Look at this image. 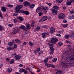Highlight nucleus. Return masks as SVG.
<instances>
[{
    "instance_id": "1",
    "label": "nucleus",
    "mask_w": 74,
    "mask_h": 74,
    "mask_svg": "<svg viewBox=\"0 0 74 74\" xmlns=\"http://www.w3.org/2000/svg\"><path fill=\"white\" fill-rule=\"evenodd\" d=\"M16 11V12L14 14H13V16H17L18 15V13L19 12V5L16 6V7L14 9Z\"/></svg>"
},
{
    "instance_id": "2",
    "label": "nucleus",
    "mask_w": 74,
    "mask_h": 74,
    "mask_svg": "<svg viewBox=\"0 0 74 74\" xmlns=\"http://www.w3.org/2000/svg\"><path fill=\"white\" fill-rule=\"evenodd\" d=\"M71 60H70V58L69 59L68 58H67L65 60V61L66 63H73V62H74V58H73L72 59H71Z\"/></svg>"
},
{
    "instance_id": "3",
    "label": "nucleus",
    "mask_w": 74,
    "mask_h": 74,
    "mask_svg": "<svg viewBox=\"0 0 74 74\" xmlns=\"http://www.w3.org/2000/svg\"><path fill=\"white\" fill-rule=\"evenodd\" d=\"M51 42L52 44H55L57 41H58V39L56 38H51Z\"/></svg>"
},
{
    "instance_id": "4",
    "label": "nucleus",
    "mask_w": 74,
    "mask_h": 74,
    "mask_svg": "<svg viewBox=\"0 0 74 74\" xmlns=\"http://www.w3.org/2000/svg\"><path fill=\"white\" fill-rule=\"evenodd\" d=\"M74 3V0H70L67 1L66 3V5H70L71 3Z\"/></svg>"
},
{
    "instance_id": "5",
    "label": "nucleus",
    "mask_w": 74,
    "mask_h": 74,
    "mask_svg": "<svg viewBox=\"0 0 74 74\" xmlns=\"http://www.w3.org/2000/svg\"><path fill=\"white\" fill-rule=\"evenodd\" d=\"M58 17L60 19H64L65 18V15L63 13H61L59 14Z\"/></svg>"
},
{
    "instance_id": "6",
    "label": "nucleus",
    "mask_w": 74,
    "mask_h": 74,
    "mask_svg": "<svg viewBox=\"0 0 74 74\" xmlns=\"http://www.w3.org/2000/svg\"><path fill=\"white\" fill-rule=\"evenodd\" d=\"M41 8H40L39 7H38L37 9L36 10V12H37V13H38V12H42V11H41Z\"/></svg>"
},
{
    "instance_id": "7",
    "label": "nucleus",
    "mask_w": 74,
    "mask_h": 74,
    "mask_svg": "<svg viewBox=\"0 0 74 74\" xmlns=\"http://www.w3.org/2000/svg\"><path fill=\"white\" fill-rule=\"evenodd\" d=\"M52 13L55 15H57L58 14V10L55 9H54L52 11Z\"/></svg>"
},
{
    "instance_id": "8",
    "label": "nucleus",
    "mask_w": 74,
    "mask_h": 74,
    "mask_svg": "<svg viewBox=\"0 0 74 74\" xmlns=\"http://www.w3.org/2000/svg\"><path fill=\"white\" fill-rule=\"evenodd\" d=\"M23 4L24 6H26V5H29L30 3V2L27 1H25V2L23 3Z\"/></svg>"
},
{
    "instance_id": "9",
    "label": "nucleus",
    "mask_w": 74,
    "mask_h": 74,
    "mask_svg": "<svg viewBox=\"0 0 74 74\" xmlns=\"http://www.w3.org/2000/svg\"><path fill=\"white\" fill-rule=\"evenodd\" d=\"M47 19L48 17H47V16H43L42 18V20L43 21H45L47 20Z\"/></svg>"
},
{
    "instance_id": "10",
    "label": "nucleus",
    "mask_w": 74,
    "mask_h": 74,
    "mask_svg": "<svg viewBox=\"0 0 74 74\" xmlns=\"http://www.w3.org/2000/svg\"><path fill=\"white\" fill-rule=\"evenodd\" d=\"M50 31L51 33H54L55 31V28H54V27H53L51 28Z\"/></svg>"
},
{
    "instance_id": "11",
    "label": "nucleus",
    "mask_w": 74,
    "mask_h": 74,
    "mask_svg": "<svg viewBox=\"0 0 74 74\" xmlns=\"http://www.w3.org/2000/svg\"><path fill=\"white\" fill-rule=\"evenodd\" d=\"M41 8H42V10H44V13L45 14H46L47 11V10H46L45 8L44 7V6H42L41 7Z\"/></svg>"
},
{
    "instance_id": "12",
    "label": "nucleus",
    "mask_w": 74,
    "mask_h": 74,
    "mask_svg": "<svg viewBox=\"0 0 74 74\" xmlns=\"http://www.w3.org/2000/svg\"><path fill=\"white\" fill-rule=\"evenodd\" d=\"M13 44H15V42L14 40H12V42H10L8 43V45L9 46H12Z\"/></svg>"
},
{
    "instance_id": "13",
    "label": "nucleus",
    "mask_w": 74,
    "mask_h": 74,
    "mask_svg": "<svg viewBox=\"0 0 74 74\" xmlns=\"http://www.w3.org/2000/svg\"><path fill=\"white\" fill-rule=\"evenodd\" d=\"M23 14H25L26 15H28L29 14V12L27 11H23Z\"/></svg>"
},
{
    "instance_id": "14",
    "label": "nucleus",
    "mask_w": 74,
    "mask_h": 74,
    "mask_svg": "<svg viewBox=\"0 0 74 74\" xmlns=\"http://www.w3.org/2000/svg\"><path fill=\"white\" fill-rule=\"evenodd\" d=\"M19 28L21 29H23V30H25L26 29V27L23 25H22L19 27Z\"/></svg>"
},
{
    "instance_id": "15",
    "label": "nucleus",
    "mask_w": 74,
    "mask_h": 74,
    "mask_svg": "<svg viewBox=\"0 0 74 74\" xmlns=\"http://www.w3.org/2000/svg\"><path fill=\"white\" fill-rule=\"evenodd\" d=\"M1 10L3 12H5L6 11V9L5 7L3 6L1 8Z\"/></svg>"
},
{
    "instance_id": "16",
    "label": "nucleus",
    "mask_w": 74,
    "mask_h": 74,
    "mask_svg": "<svg viewBox=\"0 0 74 74\" xmlns=\"http://www.w3.org/2000/svg\"><path fill=\"white\" fill-rule=\"evenodd\" d=\"M7 49L8 51H11V50H12V49H14V48L12 47L11 48V47H7Z\"/></svg>"
},
{
    "instance_id": "17",
    "label": "nucleus",
    "mask_w": 74,
    "mask_h": 74,
    "mask_svg": "<svg viewBox=\"0 0 74 74\" xmlns=\"http://www.w3.org/2000/svg\"><path fill=\"white\" fill-rule=\"evenodd\" d=\"M61 65H62L63 67H66V66H67L66 65V64H65V63L64 62H62L61 63Z\"/></svg>"
},
{
    "instance_id": "18",
    "label": "nucleus",
    "mask_w": 74,
    "mask_h": 74,
    "mask_svg": "<svg viewBox=\"0 0 74 74\" xmlns=\"http://www.w3.org/2000/svg\"><path fill=\"white\" fill-rule=\"evenodd\" d=\"M18 29L17 28L16 29V30H15L13 31L12 32L13 34H16V33L18 32Z\"/></svg>"
},
{
    "instance_id": "19",
    "label": "nucleus",
    "mask_w": 74,
    "mask_h": 74,
    "mask_svg": "<svg viewBox=\"0 0 74 74\" xmlns=\"http://www.w3.org/2000/svg\"><path fill=\"white\" fill-rule=\"evenodd\" d=\"M34 6H35V5L34 4H32L31 5H30L29 6V7L30 8L33 9L34 7Z\"/></svg>"
},
{
    "instance_id": "20",
    "label": "nucleus",
    "mask_w": 74,
    "mask_h": 74,
    "mask_svg": "<svg viewBox=\"0 0 74 74\" xmlns=\"http://www.w3.org/2000/svg\"><path fill=\"white\" fill-rule=\"evenodd\" d=\"M19 19L21 21H23V20H24L23 18L20 16L19 17Z\"/></svg>"
},
{
    "instance_id": "21",
    "label": "nucleus",
    "mask_w": 74,
    "mask_h": 74,
    "mask_svg": "<svg viewBox=\"0 0 74 74\" xmlns=\"http://www.w3.org/2000/svg\"><path fill=\"white\" fill-rule=\"evenodd\" d=\"M25 71V69H23V68L19 70V72L20 73H23Z\"/></svg>"
},
{
    "instance_id": "22",
    "label": "nucleus",
    "mask_w": 74,
    "mask_h": 74,
    "mask_svg": "<svg viewBox=\"0 0 74 74\" xmlns=\"http://www.w3.org/2000/svg\"><path fill=\"white\" fill-rule=\"evenodd\" d=\"M12 68H9L8 69V73H11L12 71Z\"/></svg>"
},
{
    "instance_id": "23",
    "label": "nucleus",
    "mask_w": 74,
    "mask_h": 74,
    "mask_svg": "<svg viewBox=\"0 0 74 74\" xmlns=\"http://www.w3.org/2000/svg\"><path fill=\"white\" fill-rule=\"evenodd\" d=\"M53 8H54V9H56V10H59V8L58 6H53Z\"/></svg>"
},
{
    "instance_id": "24",
    "label": "nucleus",
    "mask_w": 74,
    "mask_h": 74,
    "mask_svg": "<svg viewBox=\"0 0 74 74\" xmlns=\"http://www.w3.org/2000/svg\"><path fill=\"white\" fill-rule=\"evenodd\" d=\"M4 30V27L0 25V31H3Z\"/></svg>"
},
{
    "instance_id": "25",
    "label": "nucleus",
    "mask_w": 74,
    "mask_h": 74,
    "mask_svg": "<svg viewBox=\"0 0 74 74\" xmlns=\"http://www.w3.org/2000/svg\"><path fill=\"white\" fill-rule=\"evenodd\" d=\"M14 58L16 60H19V56L17 55L16 56L14 57Z\"/></svg>"
},
{
    "instance_id": "26",
    "label": "nucleus",
    "mask_w": 74,
    "mask_h": 74,
    "mask_svg": "<svg viewBox=\"0 0 74 74\" xmlns=\"http://www.w3.org/2000/svg\"><path fill=\"white\" fill-rule=\"evenodd\" d=\"M23 7V5H19V10H21V8H22V7Z\"/></svg>"
},
{
    "instance_id": "27",
    "label": "nucleus",
    "mask_w": 74,
    "mask_h": 74,
    "mask_svg": "<svg viewBox=\"0 0 74 74\" xmlns=\"http://www.w3.org/2000/svg\"><path fill=\"white\" fill-rule=\"evenodd\" d=\"M69 54V56L70 58H71V59H73L72 58L74 57V55H72V54L71 53H70V54Z\"/></svg>"
},
{
    "instance_id": "28",
    "label": "nucleus",
    "mask_w": 74,
    "mask_h": 74,
    "mask_svg": "<svg viewBox=\"0 0 74 74\" xmlns=\"http://www.w3.org/2000/svg\"><path fill=\"white\" fill-rule=\"evenodd\" d=\"M62 72L60 70H58L56 72V74H60Z\"/></svg>"
},
{
    "instance_id": "29",
    "label": "nucleus",
    "mask_w": 74,
    "mask_h": 74,
    "mask_svg": "<svg viewBox=\"0 0 74 74\" xmlns=\"http://www.w3.org/2000/svg\"><path fill=\"white\" fill-rule=\"evenodd\" d=\"M27 29H30V25L29 24H27L26 25Z\"/></svg>"
},
{
    "instance_id": "30",
    "label": "nucleus",
    "mask_w": 74,
    "mask_h": 74,
    "mask_svg": "<svg viewBox=\"0 0 74 74\" xmlns=\"http://www.w3.org/2000/svg\"><path fill=\"white\" fill-rule=\"evenodd\" d=\"M66 58H67V59H71V58H70V55L69 54H67L66 56Z\"/></svg>"
},
{
    "instance_id": "31",
    "label": "nucleus",
    "mask_w": 74,
    "mask_h": 74,
    "mask_svg": "<svg viewBox=\"0 0 74 74\" xmlns=\"http://www.w3.org/2000/svg\"><path fill=\"white\" fill-rule=\"evenodd\" d=\"M7 6L9 8H12L13 7V5H7Z\"/></svg>"
},
{
    "instance_id": "32",
    "label": "nucleus",
    "mask_w": 74,
    "mask_h": 74,
    "mask_svg": "<svg viewBox=\"0 0 74 74\" xmlns=\"http://www.w3.org/2000/svg\"><path fill=\"white\" fill-rule=\"evenodd\" d=\"M65 38H66L68 39V38H70V36H69V35H66L65 36Z\"/></svg>"
},
{
    "instance_id": "33",
    "label": "nucleus",
    "mask_w": 74,
    "mask_h": 74,
    "mask_svg": "<svg viewBox=\"0 0 74 74\" xmlns=\"http://www.w3.org/2000/svg\"><path fill=\"white\" fill-rule=\"evenodd\" d=\"M63 0H56V1L57 2H58V3H62Z\"/></svg>"
},
{
    "instance_id": "34",
    "label": "nucleus",
    "mask_w": 74,
    "mask_h": 74,
    "mask_svg": "<svg viewBox=\"0 0 74 74\" xmlns=\"http://www.w3.org/2000/svg\"><path fill=\"white\" fill-rule=\"evenodd\" d=\"M29 44L31 46H33V43L31 41H30Z\"/></svg>"
},
{
    "instance_id": "35",
    "label": "nucleus",
    "mask_w": 74,
    "mask_h": 74,
    "mask_svg": "<svg viewBox=\"0 0 74 74\" xmlns=\"http://www.w3.org/2000/svg\"><path fill=\"white\" fill-rule=\"evenodd\" d=\"M50 49L51 51H54V48H53V47H51Z\"/></svg>"
},
{
    "instance_id": "36",
    "label": "nucleus",
    "mask_w": 74,
    "mask_h": 74,
    "mask_svg": "<svg viewBox=\"0 0 74 74\" xmlns=\"http://www.w3.org/2000/svg\"><path fill=\"white\" fill-rule=\"evenodd\" d=\"M38 14H39V16H41L43 14V13L41 12H40L39 13H38Z\"/></svg>"
},
{
    "instance_id": "37",
    "label": "nucleus",
    "mask_w": 74,
    "mask_h": 74,
    "mask_svg": "<svg viewBox=\"0 0 74 74\" xmlns=\"http://www.w3.org/2000/svg\"><path fill=\"white\" fill-rule=\"evenodd\" d=\"M14 63V60H12L10 61V64H12V63Z\"/></svg>"
},
{
    "instance_id": "38",
    "label": "nucleus",
    "mask_w": 74,
    "mask_h": 74,
    "mask_svg": "<svg viewBox=\"0 0 74 74\" xmlns=\"http://www.w3.org/2000/svg\"><path fill=\"white\" fill-rule=\"evenodd\" d=\"M56 60H57V58H54L53 59V62H55Z\"/></svg>"
},
{
    "instance_id": "39",
    "label": "nucleus",
    "mask_w": 74,
    "mask_h": 74,
    "mask_svg": "<svg viewBox=\"0 0 74 74\" xmlns=\"http://www.w3.org/2000/svg\"><path fill=\"white\" fill-rule=\"evenodd\" d=\"M51 66L53 68H55V66L53 64H50V67Z\"/></svg>"
},
{
    "instance_id": "40",
    "label": "nucleus",
    "mask_w": 74,
    "mask_h": 74,
    "mask_svg": "<svg viewBox=\"0 0 74 74\" xmlns=\"http://www.w3.org/2000/svg\"><path fill=\"white\" fill-rule=\"evenodd\" d=\"M45 66H47V67H49L50 64H48L47 63H46L45 64Z\"/></svg>"
},
{
    "instance_id": "41",
    "label": "nucleus",
    "mask_w": 74,
    "mask_h": 74,
    "mask_svg": "<svg viewBox=\"0 0 74 74\" xmlns=\"http://www.w3.org/2000/svg\"><path fill=\"white\" fill-rule=\"evenodd\" d=\"M58 44L60 47L63 45V43L61 42H59Z\"/></svg>"
},
{
    "instance_id": "42",
    "label": "nucleus",
    "mask_w": 74,
    "mask_h": 74,
    "mask_svg": "<svg viewBox=\"0 0 74 74\" xmlns=\"http://www.w3.org/2000/svg\"><path fill=\"white\" fill-rule=\"evenodd\" d=\"M48 58H47L44 60V62L45 63L47 62H48Z\"/></svg>"
},
{
    "instance_id": "43",
    "label": "nucleus",
    "mask_w": 74,
    "mask_h": 74,
    "mask_svg": "<svg viewBox=\"0 0 74 74\" xmlns=\"http://www.w3.org/2000/svg\"><path fill=\"white\" fill-rule=\"evenodd\" d=\"M30 32L29 31H27L25 32V34L27 35L29 34Z\"/></svg>"
},
{
    "instance_id": "44",
    "label": "nucleus",
    "mask_w": 74,
    "mask_h": 74,
    "mask_svg": "<svg viewBox=\"0 0 74 74\" xmlns=\"http://www.w3.org/2000/svg\"><path fill=\"white\" fill-rule=\"evenodd\" d=\"M34 22H32V23L31 25V26L32 27H34Z\"/></svg>"
},
{
    "instance_id": "45",
    "label": "nucleus",
    "mask_w": 74,
    "mask_h": 74,
    "mask_svg": "<svg viewBox=\"0 0 74 74\" xmlns=\"http://www.w3.org/2000/svg\"><path fill=\"white\" fill-rule=\"evenodd\" d=\"M67 26H68V24H66L63 25L62 26L63 27H67Z\"/></svg>"
},
{
    "instance_id": "46",
    "label": "nucleus",
    "mask_w": 74,
    "mask_h": 74,
    "mask_svg": "<svg viewBox=\"0 0 74 74\" xmlns=\"http://www.w3.org/2000/svg\"><path fill=\"white\" fill-rule=\"evenodd\" d=\"M23 72H24V74H27V71H26V70H25L24 69V71Z\"/></svg>"
},
{
    "instance_id": "47",
    "label": "nucleus",
    "mask_w": 74,
    "mask_h": 74,
    "mask_svg": "<svg viewBox=\"0 0 74 74\" xmlns=\"http://www.w3.org/2000/svg\"><path fill=\"white\" fill-rule=\"evenodd\" d=\"M13 25H14L12 24H9L8 25V26L9 27H12V26H13Z\"/></svg>"
},
{
    "instance_id": "48",
    "label": "nucleus",
    "mask_w": 74,
    "mask_h": 74,
    "mask_svg": "<svg viewBox=\"0 0 74 74\" xmlns=\"http://www.w3.org/2000/svg\"><path fill=\"white\" fill-rule=\"evenodd\" d=\"M40 29H41V28H40V27H38L36 28V30H40Z\"/></svg>"
},
{
    "instance_id": "49",
    "label": "nucleus",
    "mask_w": 74,
    "mask_h": 74,
    "mask_svg": "<svg viewBox=\"0 0 74 74\" xmlns=\"http://www.w3.org/2000/svg\"><path fill=\"white\" fill-rule=\"evenodd\" d=\"M23 10H19V13H23Z\"/></svg>"
},
{
    "instance_id": "50",
    "label": "nucleus",
    "mask_w": 74,
    "mask_h": 74,
    "mask_svg": "<svg viewBox=\"0 0 74 74\" xmlns=\"http://www.w3.org/2000/svg\"><path fill=\"white\" fill-rule=\"evenodd\" d=\"M48 45L50 46V47H53V45L51 44H50L49 43Z\"/></svg>"
},
{
    "instance_id": "51",
    "label": "nucleus",
    "mask_w": 74,
    "mask_h": 74,
    "mask_svg": "<svg viewBox=\"0 0 74 74\" xmlns=\"http://www.w3.org/2000/svg\"><path fill=\"white\" fill-rule=\"evenodd\" d=\"M0 17L1 18H3V16H2V14H1V10H0Z\"/></svg>"
},
{
    "instance_id": "52",
    "label": "nucleus",
    "mask_w": 74,
    "mask_h": 74,
    "mask_svg": "<svg viewBox=\"0 0 74 74\" xmlns=\"http://www.w3.org/2000/svg\"><path fill=\"white\" fill-rule=\"evenodd\" d=\"M47 5H49V6H51V5H52V4H51V3H50L48 2L47 3Z\"/></svg>"
},
{
    "instance_id": "53",
    "label": "nucleus",
    "mask_w": 74,
    "mask_h": 74,
    "mask_svg": "<svg viewBox=\"0 0 74 74\" xmlns=\"http://www.w3.org/2000/svg\"><path fill=\"white\" fill-rule=\"evenodd\" d=\"M15 41L16 43H18L19 42V40L17 39H16Z\"/></svg>"
},
{
    "instance_id": "54",
    "label": "nucleus",
    "mask_w": 74,
    "mask_h": 74,
    "mask_svg": "<svg viewBox=\"0 0 74 74\" xmlns=\"http://www.w3.org/2000/svg\"><path fill=\"white\" fill-rule=\"evenodd\" d=\"M43 28H45V29H47V26H42Z\"/></svg>"
},
{
    "instance_id": "55",
    "label": "nucleus",
    "mask_w": 74,
    "mask_h": 74,
    "mask_svg": "<svg viewBox=\"0 0 74 74\" xmlns=\"http://www.w3.org/2000/svg\"><path fill=\"white\" fill-rule=\"evenodd\" d=\"M47 34V33H46V32L42 33V35L43 36H45V34Z\"/></svg>"
},
{
    "instance_id": "56",
    "label": "nucleus",
    "mask_w": 74,
    "mask_h": 74,
    "mask_svg": "<svg viewBox=\"0 0 74 74\" xmlns=\"http://www.w3.org/2000/svg\"><path fill=\"white\" fill-rule=\"evenodd\" d=\"M69 12L70 14H74V11H70Z\"/></svg>"
},
{
    "instance_id": "57",
    "label": "nucleus",
    "mask_w": 74,
    "mask_h": 74,
    "mask_svg": "<svg viewBox=\"0 0 74 74\" xmlns=\"http://www.w3.org/2000/svg\"><path fill=\"white\" fill-rule=\"evenodd\" d=\"M36 51L37 52H39L40 51V48H38L37 49Z\"/></svg>"
},
{
    "instance_id": "58",
    "label": "nucleus",
    "mask_w": 74,
    "mask_h": 74,
    "mask_svg": "<svg viewBox=\"0 0 74 74\" xmlns=\"http://www.w3.org/2000/svg\"><path fill=\"white\" fill-rule=\"evenodd\" d=\"M19 67H23V65L22 64H20V65H19Z\"/></svg>"
},
{
    "instance_id": "59",
    "label": "nucleus",
    "mask_w": 74,
    "mask_h": 74,
    "mask_svg": "<svg viewBox=\"0 0 74 74\" xmlns=\"http://www.w3.org/2000/svg\"><path fill=\"white\" fill-rule=\"evenodd\" d=\"M14 23L16 22H17V20L16 19H14Z\"/></svg>"
},
{
    "instance_id": "60",
    "label": "nucleus",
    "mask_w": 74,
    "mask_h": 74,
    "mask_svg": "<svg viewBox=\"0 0 74 74\" xmlns=\"http://www.w3.org/2000/svg\"><path fill=\"white\" fill-rule=\"evenodd\" d=\"M27 44V42H25L23 43V45H26Z\"/></svg>"
},
{
    "instance_id": "61",
    "label": "nucleus",
    "mask_w": 74,
    "mask_h": 74,
    "mask_svg": "<svg viewBox=\"0 0 74 74\" xmlns=\"http://www.w3.org/2000/svg\"><path fill=\"white\" fill-rule=\"evenodd\" d=\"M14 48H16V47H17V45L16 44H14Z\"/></svg>"
},
{
    "instance_id": "62",
    "label": "nucleus",
    "mask_w": 74,
    "mask_h": 74,
    "mask_svg": "<svg viewBox=\"0 0 74 74\" xmlns=\"http://www.w3.org/2000/svg\"><path fill=\"white\" fill-rule=\"evenodd\" d=\"M41 53H43V51H40V52L39 53V54L40 55V54H41Z\"/></svg>"
},
{
    "instance_id": "63",
    "label": "nucleus",
    "mask_w": 74,
    "mask_h": 74,
    "mask_svg": "<svg viewBox=\"0 0 74 74\" xmlns=\"http://www.w3.org/2000/svg\"><path fill=\"white\" fill-rule=\"evenodd\" d=\"M53 51H51V52H50V54H53Z\"/></svg>"
},
{
    "instance_id": "64",
    "label": "nucleus",
    "mask_w": 74,
    "mask_h": 74,
    "mask_svg": "<svg viewBox=\"0 0 74 74\" xmlns=\"http://www.w3.org/2000/svg\"><path fill=\"white\" fill-rule=\"evenodd\" d=\"M42 37L43 38H46V36H45V35H43L42 36Z\"/></svg>"
}]
</instances>
